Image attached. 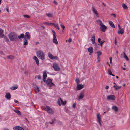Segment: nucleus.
Here are the masks:
<instances>
[{
	"label": "nucleus",
	"mask_w": 130,
	"mask_h": 130,
	"mask_svg": "<svg viewBox=\"0 0 130 130\" xmlns=\"http://www.w3.org/2000/svg\"><path fill=\"white\" fill-rule=\"evenodd\" d=\"M34 89L36 92H39L40 90L38 87L35 83H34L33 85Z\"/></svg>",
	"instance_id": "nucleus-8"
},
{
	"label": "nucleus",
	"mask_w": 130,
	"mask_h": 130,
	"mask_svg": "<svg viewBox=\"0 0 130 130\" xmlns=\"http://www.w3.org/2000/svg\"><path fill=\"white\" fill-rule=\"evenodd\" d=\"M84 87V85L82 84H78L77 86V90H80Z\"/></svg>",
	"instance_id": "nucleus-14"
},
{
	"label": "nucleus",
	"mask_w": 130,
	"mask_h": 130,
	"mask_svg": "<svg viewBox=\"0 0 130 130\" xmlns=\"http://www.w3.org/2000/svg\"><path fill=\"white\" fill-rule=\"evenodd\" d=\"M52 32L53 33V36H56V34H55V31L54 30H53L52 31Z\"/></svg>",
	"instance_id": "nucleus-50"
},
{
	"label": "nucleus",
	"mask_w": 130,
	"mask_h": 130,
	"mask_svg": "<svg viewBox=\"0 0 130 130\" xmlns=\"http://www.w3.org/2000/svg\"><path fill=\"white\" fill-rule=\"evenodd\" d=\"M100 114H97V117L98 120V121H101V116Z\"/></svg>",
	"instance_id": "nucleus-33"
},
{
	"label": "nucleus",
	"mask_w": 130,
	"mask_h": 130,
	"mask_svg": "<svg viewBox=\"0 0 130 130\" xmlns=\"http://www.w3.org/2000/svg\"><path fill=\"white\" fill-rule=\"evenodd\" d=\"M92 43L93 44H95V45H96L97 44L96 43H95V41H92Z\"/></svg>",
	"instance_id": "nucleus-57"
},
{
	"label": "nucleus",
	"mask_w": 130,
	"mask_h": 130,
	"mask_svg": "<svg viewBox=\"0 0 130 130\" xmlns=\"http://www.w3.org/2000/svg\"><path fill=\"white\" fill-rule=\"evenodd\" d=\"M46 15L48 17H53L52 13H48L46 14Z\"/></svg>",
	"instance_id": "nucleus-34"
},
{
	"label": "nucleus",
	"mask_w": 130,
	"mask_h": 130,
	"mask_svg": "<svg viewBox=\"0 0 130 130\" xmlns=\"http://www.w3.org/2000/svg\"><path fill=\"white\" fill-rule=\"evenodd\" d=\"M53 67L55 71H58L60 69V68L56 63H54L53 64Z\"/></svg>",
	"instance_id": "nucleus-5"
},
{
	"label": "nucleus",
	"mask_w": 130,
	"mask_h": 130,
	"mask_svg": "<svg viewBox=\"0 0 130 130\" xmlns=\"http://www.w3.org/2000/svg\"><path fill=\"white\" fill-rule=\"evenodd\" d=\"M96 21L99 25L100 26L103 24L101 21L100 20H97Z\"/></svg>",
	"instance_id": "nucleus-20"
},
{
	"label": "nucleus",
	"mask_w": 130,
	"mask_h": 130,
	"mask_svg": "<svg viewBox=\"0 0 130 130\" xmlns=\"http://www.w3.org/2000/svg\"><path fill=\"white\" fill-rule=\"evenodd\" d=\"M37 78L38 79H41V77L40 75H38L37 76Z\"/></svg>",
	"instance_id": "nucleus-56"
},
{
	"label": "nucleus",
	"mask_w": 130,
	"mask_h": 130,
	"mask_svg": "<svg viewBox=\"0 0 130 130\" xmlns=\"http://www.w3.org/2000/svg\"><path fill=\"white\" fill-rule=\"evenodd\" d=\"M100 57H98V58H97V59H98V62H99L100 61Z\"/></svg>",
	"instance_id": "nucleus-52"
},
{
	"label": "nucleus",
	"mask_w": 130,
	"mask_h": 130,
	"mask_svg": "<svg viewBox=\"0 0 130 130\" xmlns=\"http://www.w3.org/2000/svg\"><path fill=\"white\" fill-rule=\"evenodd\" d=\"M60 100H61V102L62 105H65L66 103V101H63L61 98H60Z\"/></svg>",
	"instance_id": "nucleus-25"
},
{
	"label": "nucleus",
	"mask_w": 130,
	"mask_h": 130,
	"mask_svg": "<svg viewBox=\"0 0 130 130\" xmlns=\"http://www.w3.org/2000/svg\"><path fill=\"white\" fill-rule=\"evenodd\" d=\"M18 87V86L17 85H15L14 86H12L10 88V89L13 90H14L16 89Z\"/></svg>",
	"instance_id": "nucleus-23"
},
{
	"label": "nucleus",
	"mask_w": 130,
	"mask_h": 130,
	"mask_svg": "<svg viewBox=\"0 0 130 130\" xmlns=\"http://www.w3.org/2000/svg\"><path fill=\"white\" fill-rule=\"evenodd\" d=\"M46 82L47 85L50 87L54 85V84L52 82L51 80L50 79H47Z\"/></svg>",
	"instance_id": "nucleus-9"
},
{
	"label": "nucleus",
	"mask_w": 130,
	"mask_h": 130,
	"mask_svg": "<svg viewBox=\"0 0 130 130\" xmlns=\"http://www.w3.org/2000/svg\"><path fill=\"white\" fill-rule=\"evenodd\" d=\"M13 129L14 130H24L23 128L19 126H17L14 127Z\"/></svg>",
	"instance_id": "nucleus-15"
},
{
	"label": "nucleus",
	"mask_w": 130,
	"mask_h": 130,
	"mask_svg": "<svg viewBox=\"0 0 130 130\" xmlns=\"http://www.w3.org/2000/svg\"><path fill=\"white\" fill-rule=\"evenodd\" d=\"M23 129L24 130H29L28 128L26 127H24Z\"/></svg>",
	"instance_id": "nucleus-55"
},
{
	"label": "nucleus",
	"mask_w": 130,
	"mask_h": 130,
	"mask_svg": "<svg viewBox=\"0 0 130 130\" xmlns=\"http://www.w3.org/2000/svg\"><path fill=\"white\" fill-rule=\"evenodd\" d=\"M53 41L54 43H55L56 44H58V42L57 40L56 36H53Z\"/></svg>",
	"instance_id": "nucleus-16"
},
{
	"label": "nucleus",
	"mask_w": 130,
	"mask_h": 130,
	"mask_svg": "<svg viewBox=\"0 0 130 130\" xmlns=\"http://www.w3.org/2000/svg\"><path fill=\"white\" fill-rule=\"evenodd\" d=\"M3 30L0 29V38H2L3 37L4 35L3 34Z\"/></svg>",
	"instance_id": "nucleus-18"
},
{
	"label": "nucleus",
	"mask_w": 130,
	"mask_h": 130,
	"mask_svg": "<svg viewBox=\"0 0 130 130\" xmlns=\"http://www.w3.org/2000/svg\"><path fill=\"white\" fill-rule=\"evenodd\" d=\"M101 39L100 38H99L98 39V41L99 43L101 42Z\"/></svg>",
	"instance_id": "nucleus-58"
},
{
	"label": "nucleus",
	"mask_w": 130,
	"mask_h": 130,
	"mask_svg": "<svg viewBox=\"0 0 130 130\" xmlns=\"http://www.w3.org/2000/svg\"><path fill=\"white\" fill-rule=\"evenodd\" d=\"M112 109L114 110L116 112H117L118 110V108L117 107L113 106L112 107Z\"/></svg>",
	"instance_id": "nucleus-28"
},
{
	"label": "nucleus",
	"mask_w": 130,
	"mask_h": 130,
	"mask_svg": "<svg viewBox=\"0 0 130 130\" xmlns=\"http://www.w3.org/2000/svg\"><path fill=\"white\" fill-rule=\"evenodd\" d=\"M53 2L54 3H55V4H57V2H56L55 1H54Z\"/></svg>",
	"instance_id": "nucleus-61"
},
{
	"label": "nucleus",
	"mask_w": 130,
	"mask_h": 130,
	"mask_svg": "<svg viewBox=\"0 0 130 130\" xmlns=\"http://www.w3.org/2000/svg\"><path fill=\"white\" fill-rule=\"evenodd\" d=\"M48 56L52 60L54 59H58V57L56 56H53L52 54L50 53L48 54Z\"/></svg>",
	"instance_id": "nucleus-11"
},
{
	"label": "nucleus",
	"mask_w": 130,
	"mask_h": 130,
	"mask_svg": "<svg viewBox=\"0 0 130 130\" xmlns=\"http://www.w3.org/2000/svg\"><path fill=\"white\" fill-rule=\"evenodd\" d=\"M47 74L45 71H44L43 73V78L45 79L47 76Z\"/></svg>",
	"instance_id": "nucleus-24"
},
{
	"label": "nucleus",
	"mask_w": 130,
	"mask_h": 130,
	"mask_svg": "<svg viewBox=\"0 0 130 130\" xmlns=\"http://www.w3.org/2000/svg\"><path fill=\"white\" fill-rule=\"evenodd\" d=\"M7 99L10 100L11 98V96L9 93H7L5 96Z\"/></svg>",
	"instance_id": "nucleus-17"
},
{
	"label": "nucleus",
	"mask_w": 130,
	"mask_h": 130,
	"mask_svg": "<svg viewBox=\"0 0 130 130\" xmlns=\"http://www.w3.org/2000/svg\"><path fill=\"white\" fill-rule=\"evenodd\" d=\"M18 38L19 39L24 38V34H21L20 36H18Z\"/></svg>",
	"instance_id": "nucleus-21"
},
{
	"label": "nucleus",
	"mask_w": 130,
	"mask_h": 130,
	"mask_svg": "<svg viewBox=\"0 0 130 130\" xmlns=\"http://www.w3.org/2000/svg\"><path fill=\"white\" fill-rule=\"evenodd\" d=\"M23 17L25 18H30V17L28 15H23Z\"/></svg>",
	"instance_id": "nucleus-47"
},
{
	"label": "nucleus",
	"mask_w": 130,
	"mask_h": 130,
	"mask_svg": "<svg viewBox=\"0 0 130 130\" xmlns=\"http://www.w3.org/2000/svg\"><path fill=\"white\" fill-rule=\"evenodd\" d=\"M118 26L119 28V30L118 31V34H123L124 33V28H121L119 24H118Z\"/></svg>",
	"instance_id": "nucleus-3"
},
{
	"label": "nucleus",
	"mask_w": 130,
	"mask_h": 130,
	"mask_svg": "<svg viewBox=\"0 0 130 130\" xmlns=\"http://www.w3.org/2000/svg\"><path fill=\"white\" fill-rule=\"evenodd\" d=\"M123 54H124V57L126 59L127 61H129V59L128 58V57L126 55L125 53L124 52H123Z\"/></svg>",
	"instance_id": "nucleus-30"
},
{
	"label": "nucleus",
	"mask_w": 130,
	"mask_h": 130,
	"mask_svg": "<svg viewBox=\"0 0 130 130\" xmlns=\"http://www.w3.org/2000/svg\"><path fill=\"white\" fill-rule=\"evenodd\" d=\"M122 7L124 9H128V7L125 4L123 3V4Z\"/></svg>",
	"instance_id": "nucleus-31"
},
{
	"label": "nucleus",
	"mask_w": 130,
	"mask_h": 130,
	"mask_svg": "<svg viewBox=\"0 0 130 130\" xmlns=\"http://www.w3.org/2000/svg\"><path fill=\"white\" fill-rule=\"evenodd\" d=\"M8 36L10 40L11 41H15L18 40L17 35L14 32H11Z\"/></svg>",
	"instance_id": "nucleus-1"
},
{
	"label": "nucleus",
	"mask_w": 130,
	"mask_h": 130,
	"mask_svg": "<svg viewBox=\"0 0 130 130\" xmlns=\"http://www.w3.org/2000/svg\"><path fill=\"white\" fill-rule=\"evenodd\" d=\"M4 38V40L6 42L9 41V40L7 38V37L5 35H4L3 37Z\"/></svg>",
	"instance_id": "nucleus-29"
},
{
	"label": "nucleus",
	"mask_w": 130,
	"mask_h": 130,
	"mask_svg": "<svg viewBox=\"0 0 130 130\" xmlns=\"http://www.w3.org/2000/svg\"><path fill=\"white\" fill-rule=\"evenodd\" d=\"M55 120H56V119H52V122H50L49 123L51 124H53L54 121Z\"/></svg>",
	"instance_id": "nucleus-38"
},
{
	"label": "nucleus",
	"mask_w": 130,
	"mask_h": 130,
	"mask_svg": "<svg viewBox=\"0 0 130 130\" xmlns=\"http://www.w3.org/2000/svg\"><path fill=\"white\" fill-rule=\"evenodd\" d=\"M110 59V62L111 64L112 63V57H110L109 58Z\"/></svg>",
	"instance_id": "nucleus-49"
},
{
	"label": "nucleus",
	"mask_w": 130,
	"mask_h": 130,
	"mask_svg": "<svg viewBox=\"0 0 130 130\" xmlns=\"http://www.w3.org/2000/svg\"><path fill=\"white\" fill-rule=\"evenodd\" d=\"M107 99L108 100H115V96L112 95H110L107 96Z\"/></svg>",
	"instance_id": "nucleus-6"
},
{
	"label": "nucleus",
	"mask_w": 130,
	"mask_h": 130,
	"mask_svg": "<svg viewBox=\"0 0 130 130\" xmlns=\"http://www.w3.org/2000/svg\"><path fill=\"white\" fill-rule=\"evenodd\" d=\"M116 37L115 38V45H116L117 43V42L116 41Z\"/></svg>",
	"instance_id": "nucleus-59"
},
{
	"label": "nucleus",
	"mask_w": 130,
	"mask_h": 130,
	"mask_svg": "<svg viewBox=\"0 0 130 130\" xmlns=\"http://www.w3.org/2000/svg\"><path fill=\"white\" fill-rule=\"evenodd\" d=\"M35 60L36 63L37 64V65H39V62L38 59H36V60Z\"/></svg>",
	"instance_id": "nucleus-41"
},
{
	"label": "nucleus",
	"mask_w": 130,
	"mask_h": 130,
	"mask_svg": "<svg viewBox=\"0 0 130 130\" xmlns=\"http://www.w3.org/2000/svg\"><path fill=\"white\" fill-rule=\"evenodd\" d=\"M60 98H60L57 101L58 104L60 106L61 105V104L60 103L61 100H60Z\"/></svg>",
	"instance_id": "nucleus-36"
},
{
	"label": "nucleus",
	"mask_w": 130,
	"mask_h": 130,
	"mask_svg": "<svg viewBox=\"0 0 130 130\" xmlns=\"http://www.w3.org/2000/svg\"><path fill=\"white\" fill-rule=\"evenodd\" d=\"M96 53H98V57H100V56L102 54L101 52L100 51H98L97 52H96Z\"/></svg>",
	"instance_id": "nucleus-35"
},
{
	"label": "nucleus",
	"mask_w": 130,
	"mask_h": 130,
	"mask_svg": "<svg viewBox=\"0 0 130 130\" xmlns=\"http://www.w3.org/2000/svg\"><path fill=\"white\" fill-rule=\"evenodd\" d=\"M57 124L58 125H62V123L60 121H58L57 122Z\"/></svg>",
	"instance_id": "nucleus-44"
},
{
	"label": "nucleus",
	"mask_w": 130,
	"mask_h": 130,
	"mask_svg": "<svg viewBox=\"0 0 130 130\" xmlns=\"http://www.w3.org/2000/svg\"><path fill=\"white\" fill-rule=\"evenodd\" d=\"M76 103H74L73 104V107L74 108H75V107H76Z\"/></svg>",
	"instance_id": "nucleus-51"
},
{
	"label": "nucleus",
	"mask_w": 130,
	"mask_h": 130,
	"mask_svg": "<svg viewBox=\"0 0 130 130\" xmlns=\"http://www.w3.org/2000/svg\"><path fill=\"white\" fill-rule=\"evenodd\" d=\"M68 41V42L70 43L72 41V39L71 38H69Z\"/></svg>",
	"instance_id": "nucleus-53"
},
{
	"label": "nucleus",
	"mask_w": 130,
	"mask_h": 130,
	"mask_svg": "<svg viewBox=\"0 0 130 130\" xmlns=\"http://www.w3.org/2000/svg\"><path fill=\"white\" fill-rule=\"evenodd\" d=\"M61 27L63 28V30H64L65 28V27L62 24L60 25Z\"/></svg>",
	"instance_id": "nucleus-46"
},
{
	"label": "nucleus",
	"mask_w": 130,
	"mask_h": 130,
	"mask_svg": "<svg viewBox=\"0 0 130 130\" xmlns=\"http://www.w3.org/2000/svg\"><path fill=\"white\" fill-rule=\"evenodd\" d=\"M37 56L39 58L42 60H44L45 59V54L41 50H40L37 52Z\"/></svg>",
	"instance_id": "nucleus-2"
},
{
	"label": "nucleus",
	"mask_w": 130,
	"mask_h": 130,
	"mask_svg": "<svg viewBox=\"0 0 130 130\" xmlns=\"http://www.w3.org/2000/svg\"><path fill=\"white\" fill-rule=\"evenodd\" d=\"M45 110L47 111L49 114H53L54 113V110L48 106H46Z\"/></svg>",
	"instance_id": "nucleus-4"
},
{
	"label": "nucleus",
	"mask_w": 130,
	"mask_h": 130,
	"mask_svg": "<svg viewBox=\"0 0 130 130\" xmlns=\"http://www.w3.org/2000/svg\"><path fill=\"white\" fill-rule=\"evenodd\" d=\"M33 59L34 60H35L36 59H37L38 58L36 56H34L33 57Z\"/></svg>",
	"instance_id": "nucleus-54"
},
{
	"label": "nucleus",
	"mask_w": 130,
	"mask_h": 130,
	"mask_svg": "<svg viewBox=\"0 0 130 130\" xmlns=\"http://www.w3.org/2000/svg\"><path fill=\"white\" fill-rule=\"evenodd\" d=\"M105 42V41L104 40H102L101 41L100 43L101 46V47H102V45Z\"/></svg>",
	"instance_id": "nucleus-40"
},
{
	"label": "nucleus",
	"mask_w": 130,
	"mask_h": 130,
	"mask_svg": "<svg viewBox=\"0 0 130 130\" xmlns=\"http://www.w3.org/2000/svg\"><path fill=\"white\" fill-rule=\"evenodd\" d=\"M95 34H94L93 35V36L92 38H91V41H95Z\"/></svg>",
	"instance_id": "nucleus-37"
},
{
	"label": "nucleus",
	"mask_w": 130,
	"mask_h": 130,
	"mask_svg": "<svg viewBox=\"0 0 130 130\" xmlns=\"http://www.w3.org/2000/svg\"><path fill=\"white\" fill-rule=\"evenodd\" d=\"M43 24L46 25H50L49 23L48 22H45L43 23Z\"/></svg>",
	"instance_id": "nucleus-48"
},
{
	"label": "nucleus",
	"mask_w": 130,
	"mask_h": 130,
	"mask_svg": "<svg viewBox=\"0 0 130 130\" xmlns=\"http://www.w3.org/2000/svg\"><path fill=\"white\" fill-rule=\"evenodd\" d=\"M8 58L9 59H13L14 58V57L12 55L8 56H7Z\"/></svg>",
	"instance_id": "nucleus-32"
},
{
	"label": "nucleus",
	"mask_w": 130,
	"mask_h": 130,
	"mask_svg": "<svg viewBox=\"0 0 130 130\" xmlns=\"http://www.w3.org/2000/svg\"><path fill=\"white\" fill-rule=\"evenodd\" d=\"M84 92L82 91L80 93L78 98L79 99H82L84 97Z\"/></svg>",
	"instance_id": "nucleus-12"
},
{
	"label": "nucleus",
	"mask_w": 130,
	"mask_h": 130,
	"mask_svg": "<svg viewBox=\"0 0 130 130\" xmlns=\"http://www.w3.org/2000/svg\"><path fill=\"white\" fill-rule=\"evenodd\" d=\"M54 26L57 29H58V30H59V27H58V26H57V25H56V24H55L54 25Z\"/></svg>",
	"instance_id": "nucleus-45"
},
{
	"label": "nucleus",
	"mask_w": 130,
	"mask_h": 130,
	"mask_svg": "<svg viewBox=\"0 0 130 130\" xmlns=\"http://www.w3.org/2000/svg\"><path fill=\"white\" fill-rule=\"evenodd\" d=\"M76 83L78 85L79 83H80V81L79 79H78V78H77L76 80Z\"/></svg>",
	"instance_id": "nucleus-43"
},
{
	"label": "nucleus",
	"mask_w": 130,
	"mask_h": 130,
	"mask_svg": "<svg viewBox=\"0 0 130 130\" xmlns=\"http://www.w3.org/2000/svg\"><path fill=\"white\" fill-rule=\"evenodd\" d=\"M98 122H99V125L100 126H102V124L101 123V121H98Z\"/></svg>",
	"instance_id": "nucleus-63"
},
{
	"label": "nucleus",
	"mask_w": 130,
	"mask_h": 130,
	"mask_svg": "<svg viewBox=\"0 0 130 130\" xmlns=\"http://www.w3.org/2000/svg\"><path fill=\"white\" fill-rule=\"evenodd\" d=\"M50 25H53L54 26V25L55 24L53 23H50Z\"/></svg>",
	"instance_id": "nucleus-62"
},
{
	"label": "nucleus",
	"mask_w": 130,
	"mask_h": 130,
	"mask_svg": "<svg viewBox=\"0 0 130 130\" xmlns=\"http://www.w3.org/2000/svg\"><path fill=\"white\" fill-rule=\"evenodd\" d=\"M88 51L90 53H92L93 52V49L92 47H90L88 49Z\"/></svg>",
	"instance_id": "nucleus-22"
},
{
	"label": "nucleus",
	"mask_w": 130,
	"mask_h": 130,
	"mask_svg": "<svg viewBox=\"0 0 130 130\" xmlns=\"http://www.w3.org/2000/svg\"><path fill=\"white\" fill-rule=\"evenodd\" d=\"M92 10L94 13L95 14L97 17H99L98 13V11L95 9V8L92 7L91 9Z\"/></svg>",
	"instance_id": "nucleus-10"
},
{
	"label": "nucleus",
	"mask_w": 130,
	"mask_h": 130,
	"mask_svg": "<svg viewBox=\"0 0 130 130\" xmlns=\"http://www.w3.org/2000/svg\"><path fill=\"white\" fill-rule=\"evenodd\" d=\"M109 88V87L108 86H106L105 87V89H108Z\"/></svg>",
	"instance_id": "nucleus-64"
},
{
	"label": "nucleus",
	"mask_w": 130,
	"mask_h": 130,
	"mask_svg": "<svg viewBox=\"0 0 130 130\" xmlns=\"http://www.w3.org/2000/svg\"><path fill=\"white\" fill-rule=\"evenodd\" d=\"M14 111L17 114H21L20 112L18 110H14Z\"/></svg>",
	"instance_id": "nucleus-39"
},
{
	"label": "nucleus",
	"mask_w": 130,
	"mask_h": 130,
	"mask_svg": "<svg viewBox=\"0 0 130 130\" xmlns=\"http://www.w3.org/2000/svg\"><path fill=\"white\" fill-rule=\"evenodd\" d=\"M25 74L27 75L28 74V71H25Z\"/></svg>",
	"instance_id": "nucleus-60"
},
{
	"label": "nucleus",
	"mask_w": 130,
	"mask_h": 130,
	"mask_svg": "<svg viewBox=\"0 0 130 130\" xmlns=\"http://www.w3.org/2000/svg\"><path fill=\"white\" fill-rule=\"evenodd\" d=\"M107 28V27L104 24L101 26L100 27V29L103 32H105L106 31Z\"/></svg>",
	"instance_id": "nucleus-7"
},
{
	"label": "nucleus",
	"mask_w": 130,
	"mask_h": 130,
	"mask_svg": "<svg viewBox=\"0 0 130 130\" xmlns=\"http://www.w3.org/2000/svg\"><path fill=\"white\" fill-rule=\"evenodd\" d=\"M109 23L111 26L112 28H115L114 24L111 21H110L109 22Z\"/></svg>",
	"instance_id": "nucleus-26"
},
{
	"label": "nucleus",
	"mask_w": 130,
	"mask_h": 130,
	"mask_svg": "<svg viewBox=\"0 0 130 130\" xmlns=\"http://www.w3.org/2000/svg\"><path fill=\"white\" fill-rule=\"evenodd\" d=\"M30 35L29 32H26L24 35V38L26 39L27 38L28 39H29L30 38Z\"/></svg>",
	"instance_id": "nucleus-13"
},
{
	"label": "nucleus",
	"mask_w": 130,
	"mask_h": 130,
	"mask_svg": "<svg viewBox=\"0 0 130 130\" xmlns=\"http://www.w3.org/2000/svg\"><path fill=\"white\" fill-rule=\"evenodd\" d=\"M24 44L25 45H27L28 44V42L25 38H24L23 39Z\"/></svg>",
	"instance_id": "nucleus-27"
},
{
	"label": "nucleus",
	"mask_w": 130,
	"mask_h": 130,
	"mask_svg": "<svg viewBox=\"0 0 130 130\" xmlns=\"http://www.w3.org/2000/svg\"><path fill=\"white\" fill-rule=\"evenodd\" d=\"M113 87L115 88L116 90H118L119 89H120L121 87V86H117V85L116 86L115 85H114Z\"/></svg>",
	"instance_id": "nucleus-19"
},
{
	"label": "nucleus",
	"mask_w": 130,
	"mask_h": 130,
	"mask_svg": "<svg viewBox=\"0 0 130 130\" xmlns=\"http://www.w3.org/2000/svg\"><path fill=\"white\" fill-rule=\"evenodd\" d=\"M108 72L109 74L110 75H111V74H112L111 70L110 69H108Z\"/></svg>",
	"instance_id": "nucleus-42"
}]
</instances>
